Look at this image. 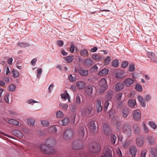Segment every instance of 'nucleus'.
Instances as JSON below:
<instances>
[{"instance_id":"nucleus-1","label":"nucleus","mask_w":157,"mask_h":157,"mask_svg":"<svg viewBox=\"0 0 157 157\" xmlns=\"http://www.w3.org/2000/svg\"><path fill=\"white\" fill-rule=\"evenodd\" d=\"M98 91L100 93H102L105 91L107 89L108 87L107 81L105 78L101 79L98 84Z\"/></svg>"},{"instance_id":"nucleus-2","label":"nucleus","mask_w":157,"mask_h":157,"mask_svg":"<svg viewBox=\"0 0 157 157\" xmlns=\"http://www.w3.org/2000/svg\"><path fill=\"white\" fill-rule=\"evenodd\" d=\"M40 149L43 152L46 154H53L54 152V150L52 147L48 146L46 144L41 145Z\"/></svg>"},{"instance_id":"nucleus-3","label":"nucleus","mask_w":157,"mask_h":157,"mask_svg":"<svg viewBox=\"0 0 157 157\" xmlns=\"http://www.w3.org/2000/svg\"><path fill=\"white\" fill-rule=\"evenodd\" d=\"M88 148L90 151L93 153L98 152L100 150L98 144L95 142L90 143L89 145Z\"/></svg>"},{"instance_id":"nucleus-4","label":"nucleus","mask_w":157,"mask_h":157,"mask_svg":"<svg viewBox=\"0 0 157 157\" xmlns=\"http://www.w3.org/2000/svg\"><path fill=\"white\" fill-rule=\"evenodd\" d=\"M123 131L126 136L129 137L132 134V128L131 125L128 123H125L123 127Z\"/></svg>"},{"instance_id":"nucleus-5","label":"nucleus","mask_w":157,"mask_h":157,"mask_svg":"<svg viewBox=\"0 0 157 157\" xmlns=\"http://www.w3.org/2000/svg\"><path fill=\"white\" fill-rule=\"evenodd\" d=\"M74 131L72 129L69 128L65 130L64 132L63 137L65 140H68L73 136Z\"/></svg>"},{"instance_id":"nucleus-6","label":"nucleus","mask_w":157,"mask_h":157,"mask_svg":"<svg viewBox=\"0 0 157 157\" xmlns=\"http://www.w3.org/2000/svg\"><path fill=\"white\" fill-rule=\"evenodd\" d=\"M109 117L114 123H116L115 126L116 129L118 130H120L121 128V123L120 122L118 121V118L114 117L110 114L109 115Z\"/></svg>"},{"instance_id":"nucleus-7","label":"nucleus","mask_w":157,"mask_h":157,"mask_svg":"<svg viewBox=\"0 0 157 157\" xmlns=\"http://www.w3.org/2000/svg\"><path fill=\"white\" fill-rule=\"evenodd\" d=\"M72 147L75 150H78L82 148V146L80 141H75L73 143Z\"/></svg>"},{"instance_id":"nucleus-8","label":"nucleus","mask_w":157,"mask_h":157,"mask_svg":"<svg viewBox=\"0 0 157 157\" xmlns=\"http://www.w3.org/2000/svg\"><path fill=\"white\" fill-rule=\"evenodd\" d=\"M75 71L76 73L79 74L83 76H86L88 74V71L87 70L82 68H78L77 67L75 68Z\"/></svg>"},{"instance_id":"nucleus-9","label":"nucleus","mask_w":157,"mask_h":157,"mask_svg":"<svg viewBox=\"0 0 157 157\" xmlns=\"http://www.w3.org/2000/svg\"><path fill=\"white\" fill-rule=\"evenodd\" d=\"M133 117L134 120L137 121L141 118V113L139 110L137 109L135 110L132 113Z\"/></svg>"},{"instance_id":"nucleus-10","label":"nucleus","mask_w":157,"mask_h":157,"mask_svg":"<svg viewBox=\"0 0 157 157\" xmlns=\"http://www.w3.org/2000/svg\"><path fill=\"white\" fill-rule=\"evenodd\" d=\"M56 144V141L55 139L52 137H51L47 140L45 142V144L47 145L52 147L53 146Z\"/></svg>"},{"instance_id":"nucleus-11","label":"nucleus","mask_w":157,"mask_h":157,"mask_svg":"<svg viewBox=\"0 0 157 157\" xmlns=\"http://www.w3.org/2000/svg\"><path fill=\"white\" fill-rule=\"evenodd\" d=\"M134 80L132 78H128L125 79L124 81V84L127 87L130 86L134 83Z\"/></svg>"},{"instance_id":"nucleus-12","label":"nucleus","mask_w":157,"mask_h":157,"mask_svg":"<svg viewBox=\"0 0 157 157\" xmlns=\"http://www.w3.org/2000/svg\"><path fill=\"white\" fill-rule=\"evenodd\" d=\"M129 109L127 107H123L121 109V114L122 116L124 118H126L129 114Z\"/></svg>"},{"instance_id":"nucleus-13","label":"nucleus","mask_w":157,"mask_h":157,"mask_svg":"<svg viewBox=\"0 0 157 157\" xmlns=\"http://www.w3.org/2000/svg\"><path fill=\"white\" fill-rule=\"evenodd\" d=\"M129 153L132 157H136V153L137 151L136 147L134 146H131L129 148Z\"/></svg>"},{"instance_id":"nucleus-14","label":"nucleus","mask_w":157,"mask_h":157,"mask_svg":"<svg viewBox=\"0 0 157 157\" xmlns=\"http://www.w3.org/2000/svg\"><path fill=\"white\" fill-rule=\"evenodd\" d=\"M104 155L108 156V157H111L112 151L108 147H105L103 151Z\"/></svg>"},{"instance_id":"nucleus-15","label":"nucleus","mask_w":157,"mask_h":157,"mask_svg":"<svg viewBox=\"0 0 157 157\" xmlns=\"http://www.w3.org/2000/svg\"><path fill=\"white\" fill-rule=\"evenodd\" d=\"M124 74L125 73L124 71H120L116 73L115 76V78H117L121 79L124 78L126 76Z\"/></svg>"},{"instance_id":"nucleus-16","label":"nucleus","mask_w":157,"mask_h":157,"mask_svg":"<svg viewBox=\"0 0 157 157\" xmlns=\"http://www.w3.org/2000/svg\"><path fill=\"white\" fill-rule=\"evenodd\" d=\"M89 129L90 132L92 133L96 132V127L95 125L94 121H92L91 122L90 125L89 126Z\"/></svg>"},{"instance_id":"nucleus-17","label":"nucleus","mask_w":157,"mask_h":157,"mask_svg":"<svg viewBox=\"0 0 157 157\" xmlns=\"http://www.w3.org/2000/svg\"><path fill=\"white\" fill-rule=\"evenodd\" d=\"M84 130L83 126L80 127L78 131V136L80 139H83L84 137Z\"/></svg>"},{"instance_id":"nucleus-18","label":"nucleus","mask_w":157,"mask_h":157,"mask_svg":"<svg viewBox=\"0 0 157 157\" xmlns=\"http://www.w3.org/2000/svg\"><path fill=\"white\" fill-rule=\"evenodd\" d=\"M124 87V84L121 82H118L115 85V89L117 91L122 90Z\"/></svg>"},{"instance_id":"nucleus-19","label":"nucleus","mask_w":157,"mask_h":157,"mask_svg":"<svg viewBox=\"0 0 157 157\" xmlns=\"http://www.w3.org/2000/svg\"><path fill=\"white\" fill-rule=\"evenodd\" d=\"M136 144L139 147L142 146L144 144V140L143 138L140 136H138L136 139Z\"/></svg>"},{"instance_id":"nucleus-20","label":"nucleus","mask_w":157,"mask_h":157,"mask_svg":"<svg viewBox=\"0 0 157 157\" xmlns=\"http://www.w3.org/2000/svg\"><path fill=\"white\" fill-rule=\"evenodd\" d=\"M56 126L58 127L57 125H56ZM48 131L50 133L56 134L57 129L56 126L53 125L49 127L48 128Z\"/></svg>"},{"instance_id":"nucleus-21","label":"nucleus","mask_w":157,"mask_h":157,"mask_svg":"<svg viewBox=\"0 0 157 157\" xmlns=\"http://www.w3.org/2000/svg\"><path fill=\"white\" fill-rule=\"evenodd\" d=\"M146 140L148 142V145L154 144L155 142V140L154 137L151 136H148L146 137Z\"/></svg>"},{"instance_id":"nucleus-22","label":"nucleus","mask_w":157,"mask_h":157,"mask_svg":"<svg viewBox=\"0 0 157 157\" xmlns=\"http://www.w3.org/2000/svg\"><path fill=\"white\" fill-rule=\"evenodd\" d=\"M93 61L91 59L87 58L84 61L83 64L84 66L86 67H90L93 64Z\"/></svg>"},{"instance_id":"nucleus-23","label":"nucleus","mask_w":157,"mask_h":157,"mask_svg":"<svg viewBox=\"0 0 157 157\" xmlns=\"http://www.w3.org/2000/svg\"><path fill=\"white\" fill-rule=\"evenodd\" d=\"M9 78L8 77L4 76L3 77V80H0V86H4L5 85V83H8L9 82Z\"/></svg>"},{"instance_id":"nucleus-24","label":"nucleus","mask_w":157,"mask_h":157,"mask_svg":"<svg viewBox=\"0 0 157 157\" xmlns=\"http://www.w3.org/2000/svg\"><path fill=\"white\" fill-rule=\"evenodd\" d=\"M97 102L96 105V108L97 111L98 113L101 112L102 110V107L101 105V101L100 100H97Z\"/></svg>"},{"instance_id":"nucleus-25","label":"nucleus","mask_w":157,"mask_h":157,"mask_svg":"<svg viewBox=\"0 0 157 157\" xmlns=\"http://www.w3.org/2000/svg\"><path fill=\"white\" fill-rule=\"evenodd\" d=\"M93 88L92 86H89L86 87V93L89 96L91 97L92 95Z\"/></svg>"},{"instance_id":"nucleus-26","label":"nucleus","mask_w":157,"mask_h":157,"mask_svg":"<svg viewBox=\"0 0 157 157\" xmlns=\"http://www.w3.org/2000/svg\"><path fill=\"white\" fill-rule=\"evenodd\" d=\"M137 99L140 103V105L142 107H145L146 105V103L143 97L140 95L137 97Z\"/></svg>"},{"instance_id":"nucleus-27","label":"nucleus","mask_w":157,"mask_h":157,"mask_svg":"<svg viewBox=\"0 0 157 157\" xmlns=\"http://www.w3.org/2000/svg\"><path fill=\"white\" fill-rule=\"evenodd\" d=\"M114 95V92L113 90H109L107 91V100H110L112 98V97Z\"/></svg>"},{"instance_id":"nucleus-28","label":"nucleus","mask_w":157,"mask_h":157,"mask_svg":"<svg viewBox=\"0 0 157 157\" xmlns=\"http://www.w3.org/2000/svg\"><path fill=\"white\" fill-rule=\"evenodd\" d=\"M136 104V101L135 100L132 99H129L128 102V105L131 107H134Z\"/></svg>"},{"instance_id":"nucleus-29","label":"nucleus","mask_w":157,"mask_h":157,"mask_svg":"<svg viewBox=\"0 0 157 157\" xmlns=\"http://www.w3.org/2000/svg\"><path fill=\"white\" fill-rule=\"evenodd\" d=\"M61 96L62 99H65V100H66L67 98V99L68 101L69 102H70V97L69 95V94H68L67 92H65L64 93L62 94L61 95Z\"/></svg>"},{"instance_id":"nucleus-30","label":"nucleus","mask_w":157,"mask_h":157,"mask_svg":"<svg viewBox=\"0 0 157 157\" xmlns=\"http://www.w3.org/2000/svg\"><path fill=\"white\" fill-rule=\"evenodd\" d=\"M76 86L80 89H83L85 86V83L83 82H78L76 84Z\"/></svg>"},{"instance_id":"nucleus-31","label":"nucleus","mask_w":157,"mask_h":157,"mask_svg":"<svg viewBox=\"0 0 157 157\" xmlns=\"http://www.w3.org/2000/svg\"><path fill=\"white\" fill-rule=\"evenodd\" d=\"M147 55L152 62L153 61V60L154 59L156 58L155 57L154 53L153 52H148L147 53Z\"/></svg>"},{"instance_id":"nucleus-32","label":"nucleus","mask_w":157,"mask_h":157,"mask_svg":"<svg viewBox=\"0 0 157 157\" xmlns=\"http://www.w3.org/2000/svg\"><path fill=\"white\" fill-rule=\"evenodd\" d=\"M108 69L104 68L99 72L98 75L101 76L105 75L108 74Z\"/></svg>"},{"instance_id":"nucleus-33","label":"nucleus","mask_w":157,"mask_h":157,"mask_svg":"<svg viewBox=\"0 0 157 157\" xmlns=\"http://www.w3.org/2000/svg\"><path fill=\"white\" fill-rule=\"evenodd\" d=\"M13 134L16 136L21 137L23 136L22 133L18 130H15L13 131Z\"/></svg>"},{"instance_id":"nucleus-34","label":"nucleus","mask_w":157,"mask_h":157,"mask_svg":"<svg viewBox=\"0 0 157 157\" xmlns=\"http://www.w3.org/2000/svg\"><path fill=\"white\" fill-rule=\"evenodd\" d=\"M104 132L106 134H107L110 131V128L109 125L106 124L103 125Z\"/></svg>"},{"instance_id":"nucleus-35","label":"nucleus","mask_w":157,"mask_h":157,"mask_svg":"<svg viewBox=\"0 0 157 157\" xmlns=\"http://www.w3.org/2000/svg\"><path fill=\"white\" fill-rule=\"evenodd\" d=\"M142 127L144 132L145 133H148L149 130L145 122H143L142 124Z\"/></svg>"},{"instance_id":"nucleus-36","label":"nucleus","mask_w":157,"mask_h":157,"mask_svg":"<svg viewBox=\"0 0 157 157\" xmlns=\"http://www.w3.org/2000/svg\"><path fill=\"white\" fill-rule=\"evenodd\" d=\"M8 123L10 124H13L15 126H18L19 122L13 119H11L8 120Z\"/></svg>"},{"instance_id":"nucleus-37","label":"nucleus","mask_w":157,"mask_h":157,"mask_svg":"<svg viewBox=\"0 0 157 157\" xmlns=\"http://www.w3.org/2000/svg\"><path fill=\"white\" fill-rule=\"evenodd\" d=\"M92 111L91 109H86L83 112V114L86 116H89L90 114Z\"/></svg>"},{"instance_id":"nucleus-38","label":"nucleus","mask_w":157,"mask_h":157,"mask_svg":"<svg viewBox=\"0 0 157 157\" xmlns=\"http://www.w3.org/2000/svg\"><path fill=\"white\" fill-rule=\"evenodd\" d=\"M64 60L68 63H71L73 59V56H68L64 58Z\"/></svg>"},{"instance_id":"nucleus-39","label":"nucleus","mask_w":157,"mask_h":157,"mask_svg":"<svg viewBox=\"0 0 157 157\" xmlns=\"http://www.w3.org/2000/svg\"><path fill=\"white\" fill-rule=\"evenodd\" d=\"M148 124L149 125L154 129H155L157 128V125L155 123L152 121H149Z\"/></svg>"},{"instance_id":"nucleus-40","label":"nucleus","mask_w":157,"mask_h":157,"mask_svg":"<svg viewBox=\"0 0 157 157\" xmlns=\"http://www.w3.org/2000/svg\"><path fill=\"white\" fill-rule=\"evenodd\" d=\"M149 152L151 155L153 157H155L156 156V154L155 152V149L154 148L151 147L149 149Z\"/></svg>"},{"instance_id":"nucleus-41","label":"nucleus","mask_w":157,"mask_h":157,"mask_svg":"<svg viewBox=\"0 0 157 157\" xmlns=\"http://www.w3.org/2000/svg\"><path fill=\"white\" fill-rule=\"evenodd\" d=\"M59 106L61 109L65 110L67 109L68 106L67 104L63 103H60L59 104Z\"/></svg>"},{"instance_id":"nucleus-42","label":"nucleus","mask_w":157,"mask_h":157,"mask_svg":"<svg viewBox=\"0 0 157 157\" xmlns=\"http://www.w3.org/2000/svg\"><path fill=\"white\" fill-rule=\"evenodd\" d=\"M117 138V137L115 135L112 134L111 135L110 141L112 144H114L115 143Z\"/></svg>"},{"instance_id":"nucleus-43","label":"nucleus","mask_w":157,"mask_h":157,"mask_svg":"<svg viewBox=\"0 0 157 157\" xmlns=\"http://www.w3.org/2000/svg\"><path fill=\"white\" fill-rule=\"evenodd\" d=\"M27 122L31 126H34V125L35 120L33 119H27Z\"/></svg>"},{"instance_id":"nucleus-44","label":"nucleus","mask_w":157,"mask_h":157,"mask_svg":"<svg viewBox=\"0 0 157 157\" xmlns=\"http://www.w3.org/2000/svg\"><path fill=\"white\" fill-rule=\"evenodd\" d=\"M80 54L82 56H88V52L86 49H84L80 51Z\"/></svg>"},{"instance_id":"nucleus-45","label":"nucleus","mask_w":157,"mask_h":157,"mask_svg":"<svg viewBox=\"0 0 157 157\" xmlns=\"http://www.w3.org/2000/svg\"><path fill=\"white\" fill-rule=\"evenodd\" d=\"M16 86L14 84H11L9 86L8 90L10 91H13L16 89Z\"/></svg>"},{"instance_id":"nucleus-46","label":"nucleus","mask_w":157,"mask_h":157,"mask_svg":"<svg viewBox=\"0 0 157 157\" xmlns=\"http://www.w3.org/2000/svg\"><path fill=\"white\" fill-rule=\"evenodd\" d=\"M70 121V119L68 118H64L62 120V125H67Z\"/></svg>"},{"instance_id":"nucleus-47","label":"nucleus","mask_w":157,"mask_h":157,"mask_svg":"<svg viewBox=\"0 0 157 157\" xmlns=\"http://www.w3.org/2000/svg\"><path fill=\"white\" fill-rule=\"evenodd\" d=\"M131 144V141L129 140H126L122 143V144L124 148L127 147Z\"/></svg>"},{"instance_id":"nucleus-48","label":"nucleus","mask_w":157,"mask_h":157,"mask_svg":"<svg viewBox=\"0 0 157 157\" xmlns=\"http://www.w3.org/2000/svg\"><path fill=\"white\" fill-rule=\"evenodd\" d=\"M112 66L114 67H117L119 65L118 61L117 59H115L112 62Z\"/></svg>"},{"instance_id":"nucleus-49","label":"nucleus","mask_w":157,"mask_h":157,"mask_svg":"<svg viewBox=\"0 0 157 157\" xmlns=\"http://www.w3.org/2000/svg\"><path fill=\"white\" fill-rule=\"evenodd\" d=\"M41 123L43 126L45 127L48 126L50 124L49 122L47 120L41 121Z\"/></svg>"},{"instance_id":"nucleus-50","label":"nucleus","mask_w":157,"mask_h":157,"mask_svg":"<svg viewBox=\"0 0 157 157\" xmlns=\"http://www.w3.org/2000/svg\"><path fill=\"white\" fill-rule=\"evenodd\" d=\"M56 115L57 118H61L63 116L64 114L63 112L59 111L56 112Z\"/></svg>"},{"instance_id":"nucleus-51","label":"nucleus","mask_w":157,"mask_h":157,"mask_svg":"<svg viewBox=\"0 0 157 157\" xmlns=\"http://www.w3.org/2000/svg\"><path fill=\"white\" fill-rule=\"evenodd\" d=\"M93 59L95 60L98 61L101 59V58L98 54H95L92 56Z\"/></svg>"},{"instance_id":"nucleus-52","label":"nucleus","mask_w":157,"mask_h":157,"mask_svg":"<svg viewBox=\"0 0 157 157\" xmlns=\"http://www.w3.org/2000/svg\"><path fill=\"white\" fill-rule=\"evenodd\" d=\"M135 89L137 91L139 92H141L142 90L141 86L138 84L136 85Z\"/></svg>"},{"instance_id":"nucleus-53","label":"nucleus","mask_w":157,"mask_h":157,"mask_svg":"<svg viewBox=\"0 0 157 157\" xmlns=\"http://www.w3.org/2000/svg\"><path fill=\"white\" fill-rule=\"evenodd\" d=\"M12 74L13 77L14 78H17L19 76V72L15 70H13L12 71Z\"/></svg>"},{"instance_id":"nucleus-54","label":"nucleus","mask_w":157,"mask_h":157,"mask_svg":"<svg viewBox=\"0 0 157 157\" xmlns=\"http://www.w3.org/2000/svg\"><path fill=\"white\" fill-rule=\"evenodd\" d=\"M135 65L133 64L132 63L130 65L128 70L130 72H132L135 70Z\"/></svg>"},{"instance_id":"nucleus-55","label":"nucleus","mask_w":157,"mask_h":157,"mask_svg":"<svg viewBox=\"0 0 157 157\" xmlns=\"http://www.w3.org/2000/svg\"><path fill=\"white\" fill-rule=\"evenodd\" d=\"M18 46L21 47H25L29 46V45L26 43H20L17 44Z\"/></svg>"},{"instance_id":"nucleus-56","label":"nucleus","mask_w":157,"mask_h":157,"mask_svg":"<svg viewBox=\"0 0 157 157\" xmlns=\"http://www.w3.org/2000/svg\"><path fill=\"white\" fill-rule=\"evenodd\" d=\"M109 105V103L108 100L106 101L104 103V109L105 111H106Z\"/></svg>"},{"instance_id":"nucleus-57","label":"nucleus","mask_w":157,"mask_h":157,"mask_svg":"<svg viewBox=\"0 0 157 157\" xmlns=\"http://www.w3.org/2000/svg\"><path fill=\"white\" fill-rule=\"evenodd\" d=\"M147 151L144 149L142 150L141 152V155L140 157H146Z\"/></svg>"},{"instance_id":"nucleus-58","label":"nucleus","mask_w":157,"mask_h":157,"mask_svg":"<svg viewBox=\"0 0 157 157\" xmlns=\"http://www.w3.org/2000/svg\"><path fill=\"white\" fill-rule=\"evenodd\" d=\"M81 103L80 98L78 95H77L75 98V103L76 104H79Z\"/></svg>"},{"instance_id":"nucleus-59","label":"nucleus","mask_w":157,"mask_h":157,"mask_svg":"<svg viewBox=\"0 0 157 157\" xmlns=\"http://www.w3.org/2000/svg\"><path fill=\"white\" fill-rule=\"evenodd\" d=\"M42 69L41 68H38L37 70V74L36 76L37 78L39 77L41 74L42 73Z\"/></svg>"},{"instance_id":"nucleus-60","label":"nucleus","mask_w":157,"mask_h":157,"mask_svg":"<svg viewBox=\"0 0 157 157\" xmlns=\"http://www.w3.org/2000/svg\"><path fill=\"white\" fill-rule=\"evenodd\" d=\"M111 58L110 56H107L104 60V63L105 64H108L111 61Z\"/></svg>"},{"instance_id":"nucleus-61","label":"nucleus","mask_w":157,"mask_h":157,"mask_svg":"<svg viewBox=\"0 0 157 157\" xmlns=\"http://www.w3.org/2000/svg\"><path fill=\"white\" fill-rule=\"evenodd\" d=\"M9 94L8 93L6 94L4 97V99L6 103H8L9 102V100L8 98Z\"/></svg>"},{"instance_id":"nucleus-62","label":"nucleus","mask_w":157,"mask_h":157,"mask_svg":"<svg viewBox=\"0 0 157 157\" xmlns=\"http://www.w3.org/2000/svg\"><path fill=\"white\" fill-rule=\"evenodd\" d=\"M122 95V94L121 93H119L118 94H117L115 96V98L117 100H121V96Z\"/></svg>"},{"instance_id":"nucleus-63","label":"nucleus","mask_w":157,"mask_h":157,"mask_svg":"<svg viewBox=\"0 0 157 157\" xmlns=\"http://www.w3.org/2000/svg\"><path fill=\"white\" fill-rule=\"evenodd\" d=\"M132 77L134 79L138 78L139 77L138 74L136 72H134L132 74Z\"/></svg>"},{"instance_id":"nucleus-64","label":"nucleus","mask_w":157,"mask_h":157,"mask_svg":"<svg viewBox=\"0 0 157 157\" xmlns=\"http://www.w3.org/2000/svg\"><path fill=\"white\" fill-rule=\"evenodd\" d=\"M98 68L96 65H94L93 66L91 67V70L93 72H96L97 71Z\"/></svg>"}]
</instances>
